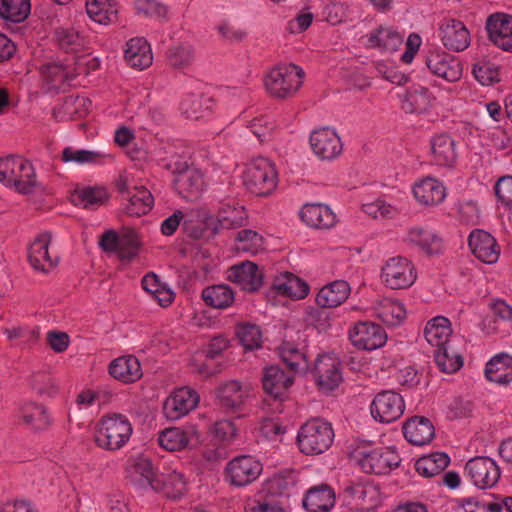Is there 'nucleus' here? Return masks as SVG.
Instances as JSON below:
<instances>
[{
  "instance_id": "nucleus-24",
  "label": "nucleus",
  "mask_w": 512,
  "mask_h": 512,
  "mask_svg": "<svg viewBox=\"0 0 512 512\" xmlns=\"http://www.w3.org/2000/svg\"><path fill=\"white\" fill-rule=\"evenodd\" d=\"M403 434L409 443L423 446L434 438L435 428L428 418L414 416L404 423Z\"/></svg>"
},
{
  "instance_id": "nucleus-18",
  "label": "nucleus",
  "mask_w": 512,
  "mask_h": 512,
  "mask_svg": "<svg viewBox=\"0 0 512 512\" xmlns=\"http://www.w3.org/2000/svg\"><path fill=\"white\" fill-rule=\"evenodd\" d=\"M468 245L472 254L483 263L494 264L498 261L500 247L489 232L473 230L468 237Z\"/></svg>"
},
{
  "instance_id": "nucleus-9",
  "label": "nucleus",
  "mask_w": 512,
  "mask_h": 512,
  "mask_svg": "<svg viewBox=\"0 0 512 512\" xmlns=\"http://www.w3.org/2000/svg\"><path fill=\"white\" fill-rule=\"evenodd\" d=\"M405 403L402 396L393 390H383L376 394L371 405L372 417L381 423H392L404 413Z\"/></svg>"
},
{
  "instance_id": "nucleus-52",
  "label": "nucleus",
  "mask_w": 512,
  "mask_h": 512,
  "mask_svg": "<svg viewBox=\"0 0 512 512\" xmlns=\"http://www.w3.org/2000/svg\"><path fill=\"white\" fill-rule=\"evenodd\" d=\"M237 250L256 255L264 249V238L256 231L243 229L237 233Z\"/></svg>"
},
{
  "instance_id": "nucleus-55",
  "label": "nucleus",
  "mask_w": 512,
  "mask_h": 512,
  "mask_svg": "<svg viewBox=\"0 0 512 512\" xmlns=\"http://www.w3.org/2000/svg\"><path fill=\"white\" fill-rule=\"evenodd\" d=\"M472 73L482 85H492L500 81L498 67L486 60L476 62L473 65Z\"/></svg>"
},
{
  "instance_id": "nucleus-50",
  "label": "nucleus",
  "mask_w": 512,
  "mask_h": 512,
  "mask_svg": "<svg viewBox=\"0 0 512 512\" xmlns=\"http://www.w3.org/2000/svg\"><path fill=\"white\" fill-rule=\"evenodd\" d=\"M54 40L58 48L66 53L80 52L84 47V38L74 28L55 29Z\"/></svg>"
},
{
  "instance_id": "nucleus-38",
  "label": "nucleus",
  "mask_w": 512,
  "mask_h": 512,
  "mask_svg": "<svg viewBox=\"0 0 512 512\" xmlns=\"http://www.w3.org/2000/svg\"><path fill=\"white\" fill-rule=\"evenodd\" d=\"M451 334L452 329L450 321L443 316H437L431 319L424 329L425 339L432 347H435V349L450 345Z\"/></svg>"
},
{
  "instance_id": "nucleus-51",
  "label": "nucleus",
  "mask_w": 512,
  "mask_h": 512,
  "mask_svg": "<svg viewBox=\"0 0 512 512\" xmlns=\"http://www.w3.org/2000/svg\"><path fill=\"white\" fill-rule=\"evenodd\" d=\"M434 360L443 373H455L463 366V357L450 345L434 350Z\"/></svg>"
},
{
  "instance_id": "nucleus-14",
  "label": "nucleus",
  "mask_w": 512,
  "mask_h": 512,
  "mask_svg": "<svg viewBox=\"0 0 512 512\" xmlns=\"http://www.w3.org/2000/svg\"><path fill=\"white\" fill-rule=\"evenodd\" d=\"M199 403L197 392L188 387L177 389L163 404V413L169 420H178L188 414Z\"/></svg>"
},
{
  "instance_id": "nucleus-44",
  "label": "nucleus",
  "mask_w": 512,
  "mask_h": 512,
  "mask_svg": "<svg viewBox=\"0 0 512 512\" xmlns=\"http://www.w3.org/2000/svg\"><path fill=\"white\" fill-rule=\"evenodd\" d=\"M432 96L425 87L409 89L402 101V109L410 114H422L431 107Z\"/></svg>"
},
{
  "instance_id": "nucleus-54",
  "label": "nucleus",
  "mask_w": 512,
  "mask_h": 512,
  "mask_svg": "<svg viewBox=\"0 0 512 512\" xmlns=\"http://www.w3.org/2000/svg\"><path fill=\"white\" fill-rule=\"evenodd\" d=\"M86 11L89 17L99 24L109 22L111 15L116 13L110 0H87Z\"/></svg>"
},
{
  "instance_id": "nucleus-23",
  "label": "nucleus",
  "mask_w": 512,
  "mask_h": 512,
  "mask_svg": "<svg viewBox=\"0 0 512 512\" xmlns=\"http://www.w3.org/2000/svg\"><path fill=\"white\" fill-rule=\"evenodd\" d=\"M178 193L187 200L199 197L204 188L203 174L194 167L178 171L174 181Z\"/></svg>"
},
{
  "instance_id": "nucleus-62",
  "label": "nucleus",
  "mask_w": 512,
  "mask_h": 512,
  "mask_svg": "<svg viewBox=\"0 0 512 512\" xmlns=\"http://www.w3.org/2000/svg\"><path fill=\"white\" fill-rule=\"evenodd\" d=\"M363 211L372 218H392L395 215V208L383 200H376L362 206Z\"/></svg>"
},
{
  "instance_id": "nucleus-8",
  "label": "nucleus",
  "mask_w": 512,
  "mask_h": 512,
  "mask_svg": "<svg viewBox=\"0 0 512 512\" xmlns=\"http://www.w3.org/2000/svg\"><path fill=\"white\" fill-rule=\"evenodd\" d=\"M401 458L391 447H382L358 453V464L365 473L387 474L397 468Z\"/></svg>"
},
{
  "instance_id": "nucleus-59",
  "label": "nucleus",
  "mask_w": 512,
  "mask_h": 512,
  "mask_svg": "<svg viewBox=\"0 0 512 512\" xmlns=\"http://www.w3.org/2000/svg\"><path fill=\"white\" fill-rule=\"evenodd\" d=\"M237 336L245 349L252 350L260 347L261 331L257 325L245 324L238 328Z\"/></svg>"
},
{
  "instance_id": "nucleus-56",
  "label": "nucleus",
  "mask_w": 512,
  "mask_h": 512,
  "mask_svg": "<svg viewBox=\"0 0 512 512\" xmlns=\"http://www.w3.org/2000/svg\"><path fill=\"white\" fill-rule=\"evenodd\" d=\"M194 59V51L188 45H176L167 52L169 64L175 68L188 66Z\"/></svg>"
},
{
  "instance_id": "nucleus-25",
  "label": "nucleus",
  "mask_w": 512,
  "mask_h": 512,
  "mask_svg": "<svg viewBox=\"0 0 512 512\" xmlns=\"http://www.w3.org/2000/svg\"><path fill=\"white\" fill-rule=\"evenodd\" d=\"M50 241V234L42 233L31 243L28 250V260L34 270L48 273L57 264L48 252Z\"/></svg>"
},
{
  "instance_id": "nucleus-17",
  "label": "nucleus",
  "mask_w": 512,
  "mask_h": 512,
  "mask_svg": "<svg viewBox=\"0 0 512 512\" xmlns=\"http://www.w3.org/2000/svg\"><path fill=\"white\" fill-rule=\"evenodd\" d=\"M313 152L323 160H331L339 156L343 145L338 134L328 127L314 130L310 135Z\"/></svg>"
},
{
  "instance_id": "nucleus-19",
  "label": "nucleus",
  "mask_w": 512,
  "mask_h": 512,
  "mask_svg": "<svg viewBox=\"0 0 512 512\" xmlns=\"http://www.w3.org/2000/svg\"><path fill=\"white\" fill-rule=\"evenodd\" d=\"M263 278L257 264L251 261H244L228 269L227 279L244 291H258L263 285Z\"/></svg>"
},
{
  "instance_id": "nucleus-5",
  "label": "nucleus",
  "mask_w": 512,
  "mask_h": 512,
  "mask_svg": "<svg viewBox=\"0 0 512 512\" xmlns=\"http://www.w3.org/2000/svg\"><path fill=\"white\" fill-rule=\"evenodd\" d=\"M244 184L257 196L270 195L277 186V172L267 158L253 160L245 170Z\"/></svg>"
},
{
  "instance_id": "nucleus-20",
  "label": "nucleus",
  "mask_w": 512,
  "mask_h": 512,
  "mask_svg": "<svg viewBox=\"0 0 512 512\" xmlns=\"http://www.w3.org/2000/svg\"><path fill=\"white\" fill-rule=\"evenodd\" d=\"M199 442V433L194 428H166L159 433L158 443L167 451H180Z\"/></svg>"
},
{
  "instance_id": "nucleus-60",
  "label": "nucleus",
  "mask_w": 512,
  "mask_h": 512,
  "mask_svg": "<svg viewBox=\"0 0 512 512\" xmlns=\"http://www.w3.org/2000/svg\"><path fill=\"white\" fill-rule=\"evenodd\" d=\"M204 98L197 94L186 95L180 104V110L187 119H198L202 116Z\"/></svg>"
},
{
  "instance_id": "nucleus-22",
  "label": "nucleus",
  "mask_w": 512,
  "mask_h": 512,
  "mask_svg": "<svg viewBox=\"0 0 512 512\" xmlns=\"http://www.w3.org/2000/svg\"><path fill=\"white\" fill-rule=\"evenodd\" d=\"M109 374L125 384L138 381L142 375L139 359L134 355H126L112 360L108 367Z\"/></svg>"
},
{
  "instance_id": "nucleus-28",
  "label": "nucleus",
  "mask_w": 512,
  "mask_h": 512,
  "mask_svg": "<svg viewBox=\"0 0 512 512\" xmlns=\"http://www.w3.org/2000/svg\"><path fill=\"white\" fill-rule=\"evenodd\" d=\"M350 292L351 288L347 281L336 280L319 290L316 303L323 308H334L344 303Z\"/></svg>"
},
{
  "instance_id": "nucleus-1",
  "label": "nucleus",
  "mask_w": 512,
  "mask_h": 512,
  "mask_svg": "<svg viewBox=\"0 0 512 512\" xmlns=\"http://www.w3.org/2000/svg\"><path fill=\"white\" fill-rule=\"evenodd\" d=\"M0 182L24 195L39 185L32 163L20 156L0 158Z\"/></svg>"
},
{
  "instance_id": "nucleus-12",
  "label": "nucleus",
  "mask_w": 512,
  "mask_h": 512,
  "mask_svg": "<svg viewBox=\"0 0 512 512\" xmlns=\"http://www.w3.org/2000/svg\"><path fill=\"white\" fill-rule=\"evenodd\" d=\"M465 472L474 485L481 489L493 487L501 475L497 463L492 458L484 456L470 459L465 465Z\"/></svg>"
},
{
  "instance_id": "nucleus-58",
  "label": "nucleus",
  "mask_w": 512,
  "mask_h": 512,
  "mask_svg": "<svg viewBox=\"0 0 512 512\" xmlns=\"http://www.w3.org/2000/svg\"><path fill=\"white\" fill-rule=\"evenodd\" d=\"M247 127L260 142H265L271 139L275 124L268 116H260L251 120Z\"/></svg>"
},
{
  "instance_id": "nucleus-53",
  "label": "nucleus",
  "mask_w": 512,
  "mask_h": 512,
  "mask_svg": "<svg viewBox=\"0 0 512 512\" xmlns=\"http://www.w3.org/2000/svg\"><path fill=\"white\" fill-rule=\"evenodd\" d=\"M102 158L100 152L74 149L73 147H65L61 154V160L65 163H76L78 165L97 163Z\"/></svg>"
},
{
  "instance_id": "nucleus-15",
  "label": "nucleus",
  "mask_w": 512,
  "mask_h": 512,
  "mask_svg": "<svg viewBox=\"0 0 512 512\" xmlns=\"http://www.w3.org/2000/svg\"><path fill=\"white\" fill-rule=\"evenodd\" d=\"M294 382V375L284 371L278 365L265 367L262 373V385L265 393L275 400H283Z\"/></svg>"
},
{
  "instance_id": "nucleus-47",
  "label": "nucleus",
  "mask_w": 512,
  "mask_h": 512,
  "mask_svg": "<svg viewBox=\"0 0 512 512\" xmlns=\"http://www.w3.org/2000/svg\"><path fill=\"white\" fill-rule=\"evenodd\" d=\"M273 286L279 294L293 299H303L309 293L308 284L292 273H286L284 279H278Z\"/></svg>"
},
{
  "instance_id": "nucleus-39",
  "label": "nucleus",
  "mask_w": 512,
  "mask_h": 512,
  "mask_svg": "<svg viewBox=\"0 0 512 512\" xmlns=\"http://www.w3.org/2000/svg\"><path fill=\"white\" fill-rule=\"evenodd\" d=\"M406 241L410 245L418 247L427 255L438 254L442 249L441 239L434 233L421 227L411 228L407 233Z\"/></svg>"
},
{
  "instance_id": "nucleus-26",
  "label": "nucleus",
  "mask_w": 512,
  "mask_h": 512,
  "mask_svg": "<svg viewBox=\"0 0 512 512\" xmlns=\"http://www.w3.org/2000/svg\"><path fill=\"white\" fill-rule=\"evenodd\" d=\"M413 194L420 204L435 206L445 199L446 189L440 181L426 177L414 185Z\"/></svg>"
},
{
  "instance_id": "nucleus-45",
  "label": "nucleus",
  "mask_w": 512,
  "mask_h": 512,
  "mask_svg": "<svg viewBox=\"0 0 512 512\" xmlns=\"http://www.w3.org/2000/svg\"><path fill=\"white\" fill-rule=\"evenodd\" d=\"M376 317L388 326L399 325L406 316V310L401 302L383 299L374 308Z\"/></svg>"
},
{
  "instance_id": "nucleus-43",
  "label": "nucleus",
  "mask_w": 512,
  "mask_h": 512,
  "mask_svg": "<svg viewBox=\"0 0 512 512\" xmlns=\"http://www.w3.org/2000/svg\"><path fill=\"white\" fill-rule=\"evenodd\" d=\"M278 351L282 362L289 370L288 372L295 375L305 373L308 370L307 356L292 343L284 342L278 348Z\"/></svg>"
},
{
  "instance_id": "nucleus-41",
  "label": "nucleus",
  "mask_w": 512,
  "mask_h": 512,
  "mask_svg": "<svg viewBox=\"0 0 512 512\" xmlns=\"http://www.w3.org/2000/svg\"><path fill=\"white\" fill-rule=\"evenodd\" d=\"M247 213L244 206L238 203L221 202L218 212V224L222 229H235L246 224Z\"/></svg>"
},
{
  "instance_id": "nucleus-33",
  "label": "nucleus",
  "mask_w": 512,
  "mask_h": 512,
  "mask_svg": "<svg viewBox=\"0 0 512 512\" xmlns=\"http://www.w3.org/2000/svg\"><path fill=\"white\" fill-rule=\"evenodd\" d=\"M155 492L162 493L169 499H180L187 491V482L182 473L172 471L168 474H159L158 479L154 482L153 489Z\"/></svg>"
},
{
  "instance_id": "nucleus-16",
  "label": "nucleus",
  "mask_w": 512,
  "mask_h": 512,
  "mask_svg": "<svg viewBox=\"0 0 512 512\" xmlns=\"http://www.w3.org/2000/svg\"><path fill=\"white\" fill-rule=\"evenodd\" d=\"M312 372L318 387L325 391L334 390L342 381L340 363L328 354L317 357Z\"/></svg>"
},
{
  "instance_id": "nucleus-35",
  "label": "nucleus",
  "mask_w": 512,
  "mask_h": 512,
  "mask_svg": "<svg viewBox=\"0 0 512 512\" xmlns=\"http://www.w3.org/2000/svg\"><path fill=\"white\" fill-rule=\"evenodd\" d=\"M20 417L24 425L32 431H44L51 424V418L45 406L35 403H25L20 410Z\"/></svg>"
},
{
  "instance_id": "nucleus-6",
  "label": "nucleus",
  "mask_w": 512,
  "mask_h": 512,
  "mask_svg": "<svg viewBox=\"0 0 512 512\" xmlns=\"http://www.w3.org/2000/svg\"><path fill=\"white\" fill-rule=\"evenodd\" d=\"M263 471L262 463L250 455L230 460L225 467V480L234 487H245L256 481Z\"/></svg>"
},
{
  "instance_id": "nucleus-37",
  "label": "nucleus",
  "mask_w": 512,
  "mask_h": 512,
  "mask_svg": "<svg viewBox=\"0 0 512 512\" xmlns=\"http://www.w3.org/2000/svg\"><path fill=\"white\" fill-rule=\"evenodd\" d=\"M431 153L439 166L451 167L457 158L455 142L448 134L436 135L431 139Z\"/></svg>"
},
{
  "instance_id": "nucleus-31",
  "label": "nucleus",
  "mask_w": 512,
  "mask_h": 512,
  "mask_svg": "<svg viewBox=\"0 0 512 512\" xmlns=\"http://www.w3.org/2000/svg\"><path fill=\"white\" fill-rule=\"evenodd\" d=\"M159 473L155 470L151 459L138 456L136 457L129 469V477L132 483L140 488L154 487V482L157 481Z\"/></svg>"
},
{
  "instance_id": "nucleus-21",
  "label": "nucleus",
  "mask_w": 512,
  "mask_h": 512,
  "mask_svg": "<svg viewBox=\"0 0 512 512\" xmlns=\"http://www.w3.org/2000/svg\"><path fill=\"white\" fill-rule=\"evenodd\" d=\"M443 45L456 52L464 51L470 45V33L460 20L446 19L440 26Z\"/></svg>"
},
{
  "instance_id": "nucleus-42",
  "label": "nucleus",
  "mask_w": 512,
  "mask_h": 512,
  "mask_svg": "<svg viewBox=\"0 0 512 512\" xmlns=\"http://www.w3.org/2000/svg\"><path fill=\"white\" fill-rule=\"evenodd\" d=\"M201 297L207 306L226 309L235 299L234 291L226 284L211 285L202 290Z\"/></svg>"
},
{
  "instance_id": "nucleus-30",
  "label": "nucleus",
  "mask_w": 512,
  "mask_h": 512,
  "mask_svg": "<svg viewBox=\"0 0 512 512\" xmlns=\"http://www.w3.org/2000/svg\"><path fill=\"white\" fill-rule=\"evenodd\" d=\"M367 37V46L377 48L381 52L393 53L399 49L403 38L392 27H382L371 31Z\"/></svg>"
},
{
  "instance_id": "nucleus-40",
  "label": "nucleus",
  "mask_w": 512,
  "mask_h": 512,
  "mask_svg": "<svg viewBox=\"0 0 512 512\" xmlns=\"http://www.w3.org/2000/svg\"><path fill=\"white\" fill-rule=\"evenodd\" d=\"M124 207L129 216L140 217L147 214L154 205L152 193L144 186H133V192L126 198Z\"/></svg>"
},
{
  "instance_id": "nucleus-32",
  "label": "nucleus",
  "mask_w": 512,
  "mask_h": 512,
  "mask_svg": "<svg viewBox=\"0 0 512 512\" xmlns=\"http://www.w3.org/2000/svg\"><path fill=\"white\" fill-rule=\"evenodd\" d=\"M335 504V494L326 484L312 487L303 499V506L309 512H327Z\"/></svg>"
},
{
  "instance_id": "nucleus-63",
  "label": "nucleus",
  "mask_w": 512,
  "mask_h": 512,
  "mask_svg": "<svg viewBox=\"0 0 512 512\" xmlns=\"http://www.w3.org/2000/svg\"><path fill=\"white\" fill-rule=\"evenodd\" d=\"M212 434L218 441L231 442L236 435L235 424L230 420H220L214 423Z\"/></svg>"
},
{
  "instance_id": "nucleus-29",
  "label": "nucleus",
  "mask_w": 512,
  "mask_h": 512,
  "mask_svg": "<svg viewBox=\"0 0 512 512\" xmlns=\"http://www.w3.org/2000/svg\"><path fill=\"white\" fill-rule=\"evenodd\" d=\"M124 58L132 68L139 70L148 68L153 60L150 45L144 38L138 37L126 43Z\"/></svg>"
},
{
  "instance_id": "nucleus-64",
  "label": "nucleus",
  "mask_w": 512,
  "mask_h": 512,
  "mask_svg": "<svg viewBox=\"0 0 512 512\" xmlns=\"http://www.w3.org/2000/svg\"><path fill=\"white\" fill-rule=\"evenodd\" d=\"M495 194L504 205H512V176H503L497 181Z\"/></svg>"
},
{
  "instance_id": "nucleus-7",
  "label": "nucleus",
  "mask_w": 512,
  "mask_h": 512,
  "mask_svg": "<svg viewBox=\"0 0 512 512\" xmlns=\"http://www.w3.org/2000/svg\"><path fill=\"white\" fill-rule=\"evenodd\" d=\"M417 272L413 263L405 257L389 258L381 269V279L390 289H406L414 284Z\"/></svg>"
},
{
  "instance_id": "nucleus-13",
  "label": "nucleus",
  "mask_w": 512,
  "mask_h": 512,
  "mask_svg": "<svg viewBox=\"0 0 512 512\" xmlns=\"http://www.w3.org/2000/svg\"><path fill=\"white\" fill-rule=\"evenodd\" d=\"M488 39L503 51L512 52V16L496 12L486 20Z\"/></svg>"
},
{
  "instance_id": "nucleus-61",
  "label": "nucleus",
  "mask_w": 512,
  "mask_h": 512,
  "mask_svg": "<svg viewBox=\"0 0 512 512\" xmlns=\"http://www.w3.org/2000/svg\"><path fill=\"white\" fill-rule=\"evenodd\" d=\"M136 10L139 14L149 17L165 18L167 8L155 0H136Z\"/></svg>"
},
{
  "instance_id": "nucleus-3",
  "label": "nucleus",
  "mask_w": 512,
  "mask_h": 512,
  "mask_svg": "<svg viewBox=\"0 0 512 512\" xmlns=\"http://www.w3.org/2000/svg\"><path fill=\"white\" fill-rule=\"evenodd\" d=\"M132 431L126 416L117 413L103 416L97 424L95 442L102 449L116 451L128 442Z\"/></svg>"
},
{
  "instance_id": "nucleus-2",
  "label": "nucleus",
  "mask_w": 512,
  "mask_h": 512,
  "mask_svg": "<svg viewBox=\"0 0 512 512\" xmlns=\"http://www.w3.org/2000/svg\"><path fill=\"white\" fill-rule=\"evenodd\" d=\"M334 437L331 423L315 417L306 421L298 430L297 445L305 455H319L331 447Z\"/></svg>"
},
{
  "instance_id": "nucleus-34",
  "label": "nucleus",
  "mask_w": 512,
  "mask_h": 512,
  "mask_svg": "<svg viewBox=\"0 0 512 512\" xmlns=\"http://www.w3.org/2000/svg\"><path fill=\"white\" fill-rule=\"evenodd\" d=\"M216 395L222 407L236 410L247 398L248 389L237 380H229L217 388Z\"/></svg>"
},
{
  "instance_id": "nucleus-4",
  "label": "nucleus",
  "mask_w": 512,
  "mask_h": 512,
  "mask_svg": "<svg viewBox=\"0 0 512 512\" xmlns=\"http://www.w3.org/2000/svg\"><path fill=\"white\" fill-rule=\"evenodd\" d=\"M303 78L304 71L294 64L276 66L266 76L265 86L273 97L284 99L298 91Z\"/></svg>"
},
{
  "instance_id": "nucleus-48",
  "label": "nucleus",
  "mask_w": 512,
  "mask_h": 512,
  "mask_svg": "<svg viewBox=\"0 0 512 512\" xmlns=\"http://www.w3.org/2000/svg\"><path fill=\"white\" fill-rule=\"evenodd\" d=\"M109 196L104 188L99 187H86L76 190L72 195V202L77 206H82L86 209H95L103 205Z\"/></svg>"
},
{
  "instance_id": "nucleus-10",
  "label": "nucleus",
  "mask_w": 512,
  "mask_h": 512,
  "mask_svg": "<svg viewBox=\"0 0 512 512\" xmlns=\"http://www.w3.org/2000/svg\"><path fill=\"white\" fill-rule=\"evenodd\" d=\"M349 339L357 349L372 351L385 345L387 334L379 324L358 321L349 329Z\"/></svg>"
},
{
  "instance_id": "nucleus-11",
  "label": "nucleus",
  "mask_w": 512,
  "mask_h": 512,
  "mask_svg": "<svg viewBox=\"0 0 512 512\" xmlns=\"http://www.w3.org/2000/svg\"><path fill=\"white\" fill-rule=\"evenodd\" d=\"M425 65L433 75L448 82H457L462 77L461 62L440 49H431L427 52Z\"/></svg>"
},
{
  "instance_id": "nucleus-27",
  "label": "nucleus",
  "mask_w": 512,
  "mask_h": 512,
  "mask_svg": "<svg viewBox=\"0 0 512 512\" xmlns=\"http://www.w3.org/2000/svg\"><path fill=\"white\" fill-rule=\"evenodd\" d=\"M301 219L310 227L329 229L336 224V215L323 204H306L300 211Z\"/></svg>"
},
{
  "instance_id": "nucleus-57",
  "label": "nucleus",
  "mask_w": 512,
  "mask_h": 512,
  "mask_svg": "<svg viewBox=\"0 0 512 512\" xmlns=\"http://www.w3.org/2000/svg\"><path fill=\"white\" fill-rule=\"evenodd\" d=\"M139 240L133 231L122 233L117 254L122 260L131 261L138 255Z\"/></svg>"
},
{
  "instance_id": "nucleus-49",
  "label": "nucleus",
  "mask_w": 512,
  "mask_h": 512,
  "mask_svg": "<svg viewBox=\"0 0 512 512\" xmlns=\"http://www.w3.org/2000/svg\"><path fill=\"white\" fill-rule=\"evenodd\" d=\"M42 75L51 89H61L64 84L70 82L75 76L68 66L57 62L43 65Z\"/></svg>"
},
{
  "instance_id": "nucleus-36",
  "label": "nucleus",
  "mask_w": 512,
  "mask_h": 512,
  "mask_svg": "<svg viewBox=\"0 0 512 512\" xmlns=\"http://www.w3.org/2000/svg\"><path fill=\"white\" fill-rule=\"evenodd\" d=\"M485 376L489 381L501 385L512 382V356L505 353L494 356L486 364Z\"/></svg>"
},
{
  "instance_id": "nucleus-46",
  "label": "nucleus",
  "mask_w": 512,
  "mask_h": 512,
  "mask_svg": "<svg viewBox=\"0 0 512 512\" xmlns=\"http://www.w3.org/2000/svg\"><path fill=\"white\" fill-rule=\"evenodd\" d=\"M30 0H0V18L5 22L21 23L30 15Z\"/></svg>"
}]
</instances>
